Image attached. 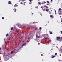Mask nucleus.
Returning a JSON list of instances; mask_svg holds the SVG:
<instances>
[{"instance_id": "nucleus-1", "label": "nucleus", "mask_w": 62, "mask_h": 62, "mask_svg": "<svg viewBox=\"0 0 62 62\" xmlns=\"http://www.w3.org/2000/svg\"><path fill=\"white\" fill-rule=\"evenodd\" d=\"M60 38L61 37H57V40L58 41H60Z\"/></svg>"}, {"instance_id": "nucleus-2", "label": "nucleus", "mask_w": 62, "mask_h": 62, "mask_svg": "<svg viewBox=\"0 0 62 62\" xmlns=\"http://www.w3.org/2000/svg\"><path fill=\"white\" fill-rule=\"evenodd\" d=\"M58 13L59 15H62V11H58Z\"/></svg>"}, {"instance_id": "nucleus-3", "label": "nucleus", "mask_w": 62, "mask_h": 62, "mask_svg": "<svg viewBox=\"0 0 62 62\" xmlns=\"http://www.w3.org/2000/svg\"><path fill=\"white\" fill-rule=\"evenodd\" d=\"M17 3L16 4H15V5H14V7L15 8H16L17 7V6H18V5H17Z\"/></svg>"}, {"instance_id": "nucleus-4", "label": "nucleus", "mask_w": 62, "mask_h": 62, "mask_svg": "<svg viewBox=\"0 0 62 62\" xmlns=\"http://www.w3.org/2000/svg\"><path fill=\"white\" fill-rule=\"evenodd\" d=\"M45 10L46 11H47V12H48L49 11V9H46Z\"/></svg>"}, {"instance_id": "nucleus-5", "label": "nucleus", "mask_w": 62, "mask_h": 62, "mask_svg": "<svg viewBox=\"0 0 62 62\" xmlns=\"http://www.w3.org/2000/svg\"><path fill=\"white\" fill-rule=\"evenodd\" d=\"M13 10L15 12H16V10H17V9L15 8Z\"/></svg>"}, {"instance_id": "nucleus-6", "label": "nucleus", "mask_w": 62, "mask_h": 62, "mask_svg": "<svg viewBox=\"0 0 62 62\" xmlns=\"http://www.w3.org/2000/svg\"><path fill=\"white\" fill-rule=\"evenodd\" d=\"M44 7H46L47 8H48V6H46V5H45L44 6Z\"/></svg>"}, {"instance_id": "nucleus-7", "label": "nucleus", "mask_w": 62, "mask_h": 62, "mask_svg": "<svg viewBox=\"0 0 62 62\" xmlns=\"http://www.w3.org/2000/svg\"><path fill=\"white\" fill-rule=\"evenodd\" d=\"M8 4H11L12 3H11V1H8Z\"/></svg>"}, {"instance_id": "nucleus-8", "label": "nucleus", "mask_w": 62, "mask_h": 62, "mask_svg": "<svg viewBox=\"0 0 62 62\" xmlns=\"http://www.w3.org/2000/svg\"><path fill=\"white\" fill-rule=\"evenodd\" d=\"M46 3L45 1H43V2L42 3V4H45V3Z\"/></svg>"}, {"instance_id": "nucleus-9", "label": "nucleus", "mask_w": 62, "mask_h": 62, "mask_svg": "<svg viewBox=\"0 0 62 62\" xmlns=\"http://www.w3.org/2000/svg\"><path fill=\"white\" fill-rule=\"evenodd\" d=\"M51 32V31H49V33L50 34H53V32Z\"/></svg>"}, {"instance_id": "nucleus-10", "label": "nucleus", "mask_w": 62, "mask_h": 62, "mask_svg": "<svg viewBox=\"0 0 62 62\" xmlns=\"http://www.w3.org/2000/svg\"><path fill=\"white\" fill-rule=\"evenodd\" d=\"M56 56L55 55H54L53 56L51 57V58H54Z\"/></svg>"}, {"instance_id": "nucleus-11", "label": "nucleus", "mask_w": 62, "mask_h": 62, "mask_svg": "<svg viewBox=\"0 0 62 62\" xmlns=\"http://www.w3.org/2000/svg\"><path fill=\"white\" fill-rule=\"evenodd\" d=\"M25 44H26V43H25L24 44H23L22 45V46H24V45H25Z\"/></svg>"}, {"instance_id": "nucleus-12", "label": "nucleus", "mask_w": 62, "mask_h": 62, "mask_svg": "<svg viewBox=\"0 0 62 62\" xmlns=\"http://www.w3.org/2000/svg\"><path fill=\"white\" fill-rule=\"evenodd\" d=\"M40 4H41L40 2H39L38 4V5H40Z\"/></svg>"}, {"instance_id": "nucleus-13", "label": "nucleus", "mask_w": 62, "mask_h": 62, "mask_svg": "<svg viewBox=\"0 0 62 62\" xmlns=\"http://www.w3.org/2000/svg\"><path fill=\"white\" fill-rule=\"evenodd\" d=\"M50 17L51 18H53V16H52V15H51L50 16Z\"/></svg>"}, {"instance_id": "nucleus-14", "label": "nucleus", "mask_w": 62, "mask_h": 62, "mask_svg": "<svg viewBox=\"0 0 62 62\" xmlns=\"http://www.w3.org/2000/svg\"><path fill=\"white\" fill-rule=\"evenodd\" d=\"M59 10L60 11V10H62V9H61V8H59Z\"/></svg>"}, {"instance_id": "nucleus-15", "label": "nucleus", "mask_w": 62, "mask_h": 62, "mask_svg": "<svg viewBox=\"0 0 62 62\" xmlns=\"http://www.w3.org/2000/svg\"><path fill=\"white\" fill-rule=\"evenodd\" d=\"M13 27L11 28V30H13Z\"/></svg>"}, {"instance_id": "nucleus-16", "label": "nucleus", "mask_w": 62, "mask_h": 62, "mask_svg": "<svg viewBox=\"0 0 62 62\" xmlns=\"http://www.w3.org/2000/svg\"><path fill=\"white\" fill-rule=\"evenodd\" d=\"M30 2L29 3V4H31V3L30 2H31L32 1V0H30Z\"/></svg>"}, {"instance_id": "nucleus-17", "label": "nucleus", "mask_w": 62, "mask_h": 62, "mask_svg": "<svg viewBox=\"0 0 62 62\" xmlns=\"http://www.w3.org/2000/svg\"><path fill=\"white\" fill-rule=\"evenodd\" d=\"M36 38H38V35H37L36 36Z\"/></svg>"}, {"instance_id": "nucleus-18", "label": "nucleus", "mask_w": 62, "mask_h": 62, "mask_svg": "<svg viewBox=\"0 0 62 62\" xmlns=\"http://www.w3.org/2000/svg\"><path fill=\"white\" fill-rule=\"evenodd\" d=\"M57 53H55V55H57Z\"/></svg>"}, {"instance_id": "nucleus-19", "label": "nucleus", "mask_w": 62, "mask_h": 62, "mask_svg": "<svg viewBox=\"0 0 62 62\" xmlns=\"http://www.w3.org/2000/svg\"><path fill=\"white\" fill-rule=\"evenodd\" d=\"M8 33L6 35V37H7V36H8Z\"/></svg>"}, {"instance_id": "nucleus-20", "label": "nucleus", "mask_w": 62, "mask_h": 62, "mask_svg": "<svg viewBox=\"0 0 62 62\" xmlns=\"http://www.w3.org/2000/svg\"><path fill=\"white\" fill-rule=\"evenodd\" d=\"M39 29L40 30H41V27H40L39 28Z\"/></svg>"}, {"instance_id": "nucleus-21", "label": "nucleus", "mask_w": 62, "mask_h": 62, "mask_svg": "<svg viewBox=\"0 0 62 62\" xmlns=\"http://www.w3.org/2000/svg\"><path fill=\"white\" fill-rule=\"evenodd\" d=\"M46 4L47 5H50V4L49 3H48V4Z\"/></svg>"}, {"instance_id": "nucleus-22", "label": "nucleus", "mask_w": 62, "mask_h": 62, "mask_svg": "<svg viewBox=\"0 0 62 62\" xmlns=\"http://www.w3.org/2000/svg\"><path fill=\"white\" fill-rule=\"evenodd\" d=\"M47 3H49V1H47Z\"/></svg>"}, {"instance_id": "nucleus-23", "label": "nucleus", "mask_w": 62, "mask_h": 62, "mask_svg": "<svg viewBox=\"0 0 62 62\" xmlns=\"http://www.w3.org/2000/svg\"><path fill=\"white\" fill-rule=\"evenodd\" d=\"M2 19H4V17H2Z\"/></svg>"}, {"instance_id": "nucleus-24", "label": "nucleus", "mask_w": 62, "mask_h": 62, "mask_svg": "<svg viewBox=\"0 0 62 62\" xmlns=\"http://www.w3.org/2000/svg\"><path fill=\"white\" fill-rule=\"evenodd\" d=\"M38 38H39V39L40 38V36H39L38 37Z\"/></svg>"}, {"instance_id": "nucleus-25", "label": "nucleus", "mask_w": 62, "mask_h": 62, "mask_svg": "<svg viewBox=\"0 0 62 62\" xmlns=\"http://www.w3.org/2000/svg\"><path fill=\"white\" fill-rule=\"evenodd\" d=\"M49 14H52L51 13V12H49Z\"/></svg>"}, {"instance_id": "nucleus-26", "label": "nucleus", "mask_w": 62, "mask_h": 62, "mask_svg": "<svg viewBox=\"0 0 62 62\" xmlns=\"http://www.w3.org/2000/svg\"><path fill=\"white\" fill-rule=\"evenodd\" d=\"M20 4H23V2H21V3H20Z\"/></svg>"}, {"instance_id": "nucleus-27", "label": "nucleus", "mask_w": 62, "mask_h": 62, "mask_svg": "<svg viewBox=\"0 0 62 62\" xmlns=\"http://www.w3.org/2000/svg\"><path fill=\"white\" fill-rule=\"evenodd\" d=\"M1 49H2V48H0V50H1Z\"/></svg>"}, {"instance_id": "nucleus-28", "label": "nucleus", "mask_w": 62, "mask_h": 62, "mask_svg": "<svg viewBox=\"0 0 62 62\" xmlns=\"http://www.w3.org/2000/svg\"><path fill=\"white\" fill-rule=\"evenodd\" d=\"M55 15H56V12H55Z\"/></svg>"}, {"instance_id": "nucleus-29", "label": "nucleus", "mask_w": 62, "mask_h": 62, "mask_svg": "<svg viewBox=\"0 0 62 62\" xmlns=\"http://www.w3.org/2000/svg\"><path fill=\"white\" fill-rule=\"evenodd\" d=\"M42 10H43V11H44V10H43V8L42 9Z\"/></svg>"}, {"instance_id": "nucleus-30", "label": "nucleus", "mask_w": 62, "mask_h": 62, "mask_svg": "<svg viewBox=\"0 0 62 62\" xmlns=\"http://www.w3.org/2000/svg\"><path fill=\"white\" fill-rule=\"evenodd\" d=\"M41 8H43V6H41Z\"/></svg>"}, {"instance_id": "nucleus-31", "label": "nucleus", "mask_w": 62, "mask_h": 62, "mask_svg": "<svg viewBox=\"0 0 62 62\" xmlns=\"http://www.w3.org/2000/svg\"><path fill=\"white\" fill-rule=\"evenodd\" d=\"M11 53H13V52L11 51Z\"/></svg>"}, {"instance_id": "nucleus-32", "label": "nucleus", "mask_w": 62, "mask_h": 62, "mask_svg": "<svg viewBox=\"0 0 62 62\" xmlns=\"http://www.w3.org/2000/svg\"><path fill=\"white\" fill-rule=\"evenodd\" d=\"M33 13H32V15H33Z\"/></svg>"}, {"instance_id": "nucleus-33", "label": "nucleus", "mask_w": 62, "mask_h": 62, "mask_svg": "<svg viewBox=\"0 0 62 62\" xmlns=\"http://www.w3.org/2000/svg\"><path fill=\"white\" fill-rule=\"evenodd\" d=\"M61 33L62 34V31H61Z\"/></svg>"}, {"instance_id": "nucleus-34", "label": "nucleus", "mask_w": 62, "mask_h": 62, "mask_svg": "<svg viewBox=\"0 0 62 62\" xmlns=\"http://www.w3.org/2000/svg\"><path fill=\"white\" fill-rule=\"evenodd\" d=\"M61 22H62V20L61 21Z\"/></svg>"}, {"instance_id": "nucleus-35", "label": "nucleus", "mask_w": 62, "mask_h": 62, "mask_svg": "<svg viewBox=\"0 0 62 62\" xmlns=\"http://www.w3.org/2000/svg\"><path fill=\"white\" fill-rule=\"evenodd\" d=\"M55 12H56V10H55Z\"/></svg>"}, {"instance_id": "nucleus-36", "label": "nucleus", "mask_w": 62, "mask_h": 62, "mask_svg": "<svg viewBox=\"0 0 62 62\" xmlns=\"http://www.w3.org/2000/svg\"><path fill=\"white\" fill-rule=\"evenodd\" d=\"M26 3V2H24V3Z\"/></svg>"}, {"instance_id": "nucleus-37", "label": "nucleus", "mask_w": 62, "mask_h": 62, "mask_svg": "<svg viewBox=\"0 0 62 62\" xmlns=\"http://www.w3.org/2000/svg\"><path fill=\"white\" fill-rule=\"evenodd\" d=\"M17 33H18L19 32V31H17Z\"/></svg>"}, {"instance_id": "nucleus-38", "label": "nucleus", "mask_w": 62, "mask_h": 62, "mask_svg": "<svg viewBox=\"0 0 62 62\" xmlns=\"http://www.w3.org/2000/svg\"><path fill=\"white\" fill-rule=\"evenodd\" d=\"M59 61H61L59 60Z\"/></svg>"}, {"instance_id": "nucleus-39", "label": "nucleus", "mask_w": 62, "mask_h": 62, "mask_svg": "<svg viewBox=\"0 0 62 62\" xmlns=\"http://www.w3.org/2000/svg\"><path fill=\"white\" fill-rule=\"evenodd\" d=\"M61 39H62V37H61Z\"/></svg>"}, {"instance_id": "nucleus-40", "label": "nucleus", "mask_w": 62, "mask_h": 62, "mask_svg": "<svg viewBox=\"0 0 62 62\" xmlns=\"http://www.w3.org/2000/svg\"><path fill=\"white\" fill-rule=\"evenodd\" d=\"M60 18H61L62 16H60Z\"/></svg>"}, {"instance_id": "nucleus-41", "label": "nucleus", "mask_w": 62, "mask_h": 62, "mask_svg": "<svg viewBox=\"0 0 62 62\" xmlns=\"http://www.w3.org/2000/svg\"><path fill=\"white\" fill-rule=\"evenodd\" d=\"M51 2H52V1H53V0H51Z\"/></svg>"}, {"instance_id": "nucleus-42", "label": "nucleus", "mask_w": 62, "mask_h": 62, "mask_svg": "<svg viewBox=\"0 0 62 62\" xmlns=\"http://www.w3.org/2000/svg\"><path fill=\"white\" fill-rule=\"evenodd\" d=\"M23 42H24V41H23Z\"/></svg>"}, {"instance_id": "nucleus-43", "label": "nucleus", "mask_w": 62, "mask_h": 62, "mask_svg": "<svg viewBox=\"0 0 62 62\" xmlns=\"http://www.w3.org/2000/svg\"><path fill=\"white\" fill-rule=\"evenodd\" d=\"M45 39H46V38H45Z\"/></svg>"}, {"instance_id": "nucleus-44", "label": "nucleus", "mask_w": 62, "mask_h": 62, "mask_svg": "<svg viewBox=\"0 0 62 62\" xmlns=\"http://www.w3.org/2000/svg\"><path fill=\"white\" fill-rule=\"evenodd\" d=\"M53 50V49H51V50Z\"/></svg>"}, {"instance_id": "nucleus-45", "label": "nucleus", "mask_w": 62, "mask_h": 62, "mask_svg": "<svg viewBox=\"0 0 62 62\" xmlns=\"http://www.w3.org/2000/svg\"><path fill=\"white\" fill-rule=\"evenodd\" d=\"M24 1V0H23V1Z\"/></svg>"}, {"instance_id": "nucleus-46", "label": "nucleus", "mask_w": 62, "mask_h": 62, "mask_svg": "<svg viewBox=\"0 0 62 62\" xmlns=\"http://www.w3.org/2000/svg\"><path fill=\"white\" fill-rule=\"evenodd\" d=\"M25 39H26V38H25Z\"/></svg>"}, {"instance_id": "nucleus-47", "label": "nucleus", "mask_w": 62, "mask_h": 62, "mask_svg": "<svg viewBox=\"0 0 62 62\" xmlns=\"http://www.w3.org/2000/svg\"><path fill=\"white\" fill-rule=\"evenodd\" d=\"M5 39H4V40H5Z\"/></svg>"}, {"instance_id": "nucleus-48", "label": "nucleus", "mask_w": 62, "mask_h": 62, "mask_svg": "<svg viewBox=\"0 0 62 62\" xmlns=\"http://www.w3.org/2000/svg\"><path fill=\"white\" fill-rule=\"evenodd\" d=\"M42 61H43V60H42Z\"/></svg>"}, {"instance_id": "nucleus-49", "label": "nucleus", "mask_w": 62, "mask_h": 62, "mask_svg": "<svg viewBox=\"0 0 62 62\" xmlns=\"http://www.w3.org/2000/svg\"><path fill=\"white\" fill-rule=\"evenodd\" d=\"M31 9H32V8H31Z\"/></svg>"}, {"instance_id": "nucleus-50", "label": "nucleus", "mask_w": 62, "mask_h": 62, "mask_svg": "<svg viewBox=\"0 0 62 62\" xmlns=\"http://www.w3.org/2000/svg\"><path fill=\"white\" fill-rule=\"evenodd\" d=\"M25 5V4H24V5Z\"/></svg>"}]
</instances>
